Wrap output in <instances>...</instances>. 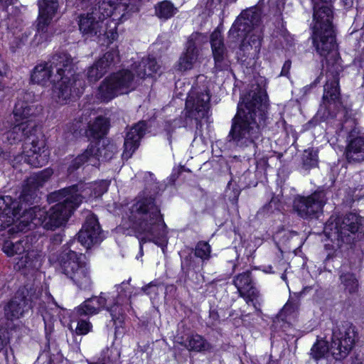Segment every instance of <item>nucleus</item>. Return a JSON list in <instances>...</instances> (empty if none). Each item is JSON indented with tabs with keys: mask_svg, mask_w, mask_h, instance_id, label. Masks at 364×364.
Masks as SVG:
<instances>
[{
	"mask_svg": "<svg viewBox=\"0 0 364 364\" xmlns=\"http://www.w3.org/2000/svg\"><path fill=\"white\" fill-rule=\"evenodd\" d=\"M267 93L258 85L252 86L238 104L237 112L232 119L228 140L237 146H253L255 151L262 141V127L267 119Z\"/></svg>",
	"mask_w": 364,
	"mask_h": 364,
	"instance_id": "f257e3e1",
	"label": "nucleus"
},
{
	"mask_svg": "<svg viewBox=\"0 0 364 364\" xmlns=\"http://www.w3.org/2000/svg\"><path fill=\"white\" fill-rule=\"evenodd\" d=\"M73 58L66 52L55 53L47 62L36 65L31 74L33 83L53 85V99L58 104H67L83 92L85 82L73 72Z\"/></svg>",
	"mask_w": 364,
	"mask_h": 364,
	"instance_id": "f03ea898",
	"label": "nucleus"
},
{
	"mask_svg": "<svg viewBox=\"0 0 364 364\" xmlns=\"http://www.w3.org/2000/svg\"><path fill=\"white\" fill-rule=\"evenodd\" d=\"M123 225L132 229L139 240V252L147 242L164 247L167 244L166 225L155 197L144 191L129 205L122 218Z\"/></svg>",
	"mask_w": 364,
	"mask_h": 364,
	"instance_id": "7ed1b4c3",
	"label": "nucleus"
},
{
	"mask_svg": "<svg viewBox=\"0 0 364 364\" xmlns=\"http://www.w3.org/2000/svg\"><path fill=\"white\" fill-rule=\"evenodd\" d=\"M83 184H77L50 193L49 203H57L48 211L40 208H33L26 213L21 220L23 226L21 231H26L38 225L47 230H55L63 225L74 210L78 207L85 198L83 192L88 193L90 188H84Z\"/></svg>",
	"mask_w": 364,
	"mask_h": 364,
	"instance_id": "20e7f679",
	"label": "nucleus"
},
{
	"mask_svg": "<svg viewBox=\"0 0 364 364\" xmlns=\"http://www.w3.org/2000/svg\"><path fill=\"white\" fill-rule=\"evenodd\" d=\"M159 68L155 58H143L132 65L131 70L122 69L106 77L98 87L97 97L109 102L119 95L128 94L136 89L140 80L151 76Z\"/></svg>",
	"mask_w": 364,
	"mask_h": 364,
	"instance_id": "39448f33",
	"label": "nucleus"
},
{
	"mask_svg": "<svg viewBox=\"0 0 364 364\" xmlns=\"http://www.w3.org/2000/svg\"><path fill=\"white\" fill-rule=\"evenodd\" d=\"M327 80L323 86L322 105L317 112L316 117L323 121L336 118L333 122V125L341 126V130H351L355 126L353 110L344 107L340 97L339 74L342 67L338 60L332 65H330L329 60H327Z\"/></svg>",
	"mask_w": 364,
	"mask_h": 364,
	"instance_id": "423d86ee",
	"label": "nucleus"
},
{
	"mask_svg": "<svg viewBox=\"0 0 364 364\" xmlns=\"http://www.w3.org/2000/svg\"><path fill=\"white\" fill-rule=\"evenodd\" d=\"M260 14L255 8L243 11L232 24L229 33L243 39L238 55L242 60L255 58L261 48V36L258 28Z\"/></svg>",
	"mask_w": 364,
	"mask_h": 364,
	"instance_id": "0eeeda50",
	"label": "nucleus"
},
{
	"mask_svg": "<svg viewBox=\"0 0 364 364\" xmlns=\"http://www.w3.org/2000/svg\"><path fill=\"white\" fill-rule=\"evenodd\" d=\"M112 4L105 0L99 1L86 13L78 16V26L81 33L87 38L106 36L114 40L117 36V23L108 21L112 11Z\"/></svg>",
	"mask_w": 364,
	"mask_h": 364,
	"instance_id": "6e6552de",
	"label": "nucleus"
},
{
	"mask_svg": "<svg viewBox=\"0 0 364 364\" xmlns=\"http://www.w3.org/2000/svg\"><path fill=\"white\" fill-rule=\"evenodd\" d=\"M117 296H112V301L102 296H93L85 300L80 306L75 309V314L77 316H92L97 314L100 311L106 307L114 325L120 324L123 321V306L128 304L132 294V287L129 282H123L117 287Z\"/></svg>",
	"mask_w": 364,
	"mask_h": 364,
	"instance_id": "1a4fd4ad",
	"label": "nucleus"
},
{
	"mask_svg": "<svg viewBox=\"0 0 364 364\" xmlns=\"http://www.w3.org/2000/svg\"><path fill=\"white\" fill-rule=\"evenodd\" d=\"M333 18L331 6L323 3L314 4L312 41L321 56L326 57L336 48Z\"/></svg>",
	"mask_w": 364,
	"mask_h": 364,
	"instance_id": "9d476101",
	"label": "nucleus"
},
{
	"mask_svg": "<svg viewBox=\"0 0 364 364\" xmlns=\"http://www.w3.org/2000/svg\"><path fill=\"white\" fill-rule=\"evenodd\" d=\"M38 200L37 189L28 186L26 182L18 200H14L9 196H0V230H2L12 225L16 220L18 230L23 226L21 220L24 215L36 205L32 206Z\"/></svg>",
	"mask_w": 364,
	"mask_h": 364,
	"instance_id": "9b49d317",
	"label": "nucleus"
},
{
	"mask_svg": "<svg viewBox=\"0 0 364 364\" xmlns=\"http://www.w3.org/2000/svg\"><path fill=\"white\" fill-rule=\"evenodd\" d=\"M331 218L324 227V232L332 240L351 244L364 231V218L356 213H350L343 218Z\"/></svg>",
	"mask_w": 364,
	"mask_h": 364,
	"instance_id": "f8f14e48",
	"label": "nucleus"
},
{
	"mask_svg": "<svg viewBox=\"0 0 364 364\" xmlns=\"http://www.w3.org/2000/svg\"><path fill=\"white\" fill-rule=\"evenodd\" d=\"M43 303L41 288L33 283H28L18 290L4 307L5 316L11 321L18 319L33 306L43 307Z\"/></svg>",
	"mask_w": 364,
	"mask_h": 364,
	"instance_id": "ddd939ff",
	"label": "nucleus"
},
{
	"mask_svg": "<svg viewBox=\"0 0 364 364\" xmlns=\"http://www.w3.org/2000/svg\"><path fill=\"white\" fill-rule=\"evenodd\" d=\"M82 254L71 250H65L59 256L58 271L70 279L81 289H89L92 285L90 269L82 261Z\"/></svg>",
	"mask_w": 364,
	"mask_h": 364,
	"instance_id": "4468645a",
	"label": "nucleus"
},
{
	"mask_svg": "<svg viewBox=\"0 0 364 364\" xmlns=\"http://www.w3.org/2000/svg\"><path fill=\"white\" fill-rule=\"evenodd\" d=\"M355 327L350 322L345 321L332 330L330 352L336 360L346 358L353 348L356 340Z\"/></svg>",
	"mask_w": 364,
	"mask_h": 364,
	"instance_id": "2eb2a0df",
	"label": "nucleus"
},
{
	"mask_svg": "<svg viewBox=\"0 0 364 364\" xmlns=\"http://www.w3.org/2000/svg\"><path fill=\"white\" fill-rule=\"evenodd\" d=\"M210 95L206 87H194L186 102L187 116L196 122V129L202 127L200 121L208 117L210 109Z\"/></svg>",
	"mask_w": 364,
	"mask_h": 364,
	"instance_id": "dca6fc26",
	"label": "nucleus"
},
{
	"mask_svg": "<svg viewBox=\"0 0 364 364\" xmlns=\"http://www.w3.org/2000/svg\"><path fill=\"white\" fill-rule=\"evenodd\" d=\"M326 201V193L323 191H317L308 196H296L294 200L293 207L300 217L311 218L321 212Z\"/></svg>",
	"mask_w": 364,
	"mask_h": 364,
	"instance_id": "f3484780",
	"label": "nucleus"
},
{
	"mask_svg": "<svg viewBox=\"0 0 364 364\" xmlns=\"http://www.w3.org/2000/svg\"><path fill=\"white\" fill-rule=\"evenodd\" d=\"M109 147H103L102 149L99 146V144H91L83 153L79 154L74 159L68 170L70 173L79 168L85 163L90 164L93 166L98 165L100 159L102 160H109L113 156V151H109Z\"/></svg>",
	"mask_w": 364,
	"mask_h": 364,
	"instance_id": "a211bd4d",
	"label": "nucleus"
},
{
	"mask_svg": "<svg viewBox=\"0 0 364 364\" xmlns=\"http://www.w3.org/2000/svg\"><path fill=\"white\" fill-rule=\"evenodd\" d=\"M38 16L37 19V33L42 41L48 40V33L50 24L55 16L59 4L58 0H38Z\"/></svg>",
	"mask_w": 364,
	"mask_h": 364,
	"instance_id": "6ab92c4d",
	"label": "nucleus"
},
{
	"mask_svg": "<svg viewBox=\"0 0 364 364\" xmlns=\"http://www.w3.org/2000/svg\"><path fill=\"white\" fill-rule=\"evenodd\" d=\"M205 42V37L200 33H193L188 38L185 51L178 62V70L186 71L193 68L197 63L199 48Z\"/></svg>",
	"mask_w": 364,
	"mask_h": 364,
	"instance_id": "aec40b11",
	"label": "nucleus"
},
{
	"mask_svg": "<svg viewBox=\"0 0 364 364\" xmlns=\"http://www.w3.org/2000/svg\"><path fill=\"white\" fill-rule=\"evenodd\" d=\"M11 130L6 133V139L10 144H16L23 140L30 144L31 139L42 136V132L35 121L16 122Z\"/></svg>",
	"mask_w": 364,
	"mask_h": 364,
	"instance_id": "412c9836",
	"label": "nucleus"
},
{
	"mask_svg": "<svg viewBox=\"0 0 364 364\" xmlns=\"http://www.w3.org/2000/svg\"><path fill=\"white\" fill-rule=\"evenodd\" d=\"M119 62V50L117 48L111 49L88 68L87 79L90 82L97 81Z\"/></svg>",
	"mask_w": 364,
	"mask_h": 364,
	"instance_id": "4be33fe9",
	"label": "nucleus"
},
{
	"mask_svg": "<svg viewBox=\"0 0 364 364\" xmlns=\"http://www.w3.org/2000/svg\"><path fill=\"white\" fill-rule=\"evenodd\" d=\"M103 236L97 217L89 214L81 230L78 232L77 240L86 248L102 240Z\"/></svg>",
	"mask_w": 364,
	"mask_h": 364,
	"instance_id": "5701e85b",
	"label": "nucleus"
},
{
	"mask_svg": "<svg viewBox=\"0 0 364 364\" xmlns=\"http://www.w3.org/2000/svg\"><path fill=\"white\" fill-rule=\"evenodd\" d=\"M356 124L355 122V127L348 131L341 130V126L335 125L336 132L339 134L343 132L348 134L349 143L346 150V157L348 162H360L364 160V137H355V134L357 133Z\"/></svg>",
	"mask_w": 364,
	"mask_h": 364,
	"instance_id": "b1692460",
	"label": "nucleus"
},
{
	"mask_svg": "<svg viewBox=\"0 0 364 364\" xmlns=\"http://www.w3.org/2000/svg\"><path fill=\"white\" fill-rule=\"evenodd\" d=\"M233 283L240 296L243 297L247 304L252 303L254 307L257 310V304L259 303L257 301L259 297V292L255 287L251 277V272L247 271L237 275Z\"/></svg>",
	"mask_w": 364,
	"mask_h": 364,
	"instance_id": "393cba45",
	"label": "nucleus"
},
{
	"mask_svg": "<svg viewBox=\"0 0 364 364\" xmlns=\"http://www.w3.org/2000/svg\"><path fill=\"white\" fill-rule=\"evenodd\" d=\"M29 144L31 146L23 156L24 161L33 167L46 165L48 161L49 152L45 149L43 136L31 139Z\"/></svg>",
	"mask_w": 364,
	"mask_h": 364,
	"instance_id": "a878e982",
	"label": "nucleus"
},
{
	"mask_svg": "<svg viewBox=\"0 0 364 364\" xmlns=\"http://www.w3.org/2000/svg\"><path fill=\"white\" fill-rule=\"evenodd\" d=\"M210 45L215 60L214 69L216 72L228 70L230 67V60L224 45L223 38L219 31H215L211 34Z\"/></svg>",
	"mask_w": 364,
	"mask_h": 364,
	"instance_id": "bb28decb",
	"label": "nucleus"
},
{
	"mask_svg": "<svg viewBox=\"0 0 364 364\" xmlns=\"http://www.w3.org/2000/svg\"><path fill=\"white\" fill-rule=\"evenodd\" d=\"M357 268L350 261L344 262L339 269V280L343 291L349 294L358 291L360 284Z\"/></svg>",
	"mask_w": 364,
	"mask_h": 364,
	"instance_id": "cd10ccee",
	"label": "nucleus"
},
{
	"mask_svg": "<svg viewBox=\"0 0 364 364\" xmlns=\"http://www.w3.org/2000/svg\"><path fill=\"white\" fill-rule=\"evenodd\" d=\"M146 124L144 121L139 122L130 128L124 138V150L122 154L124 159H129L139 147L141 138L146 131Z\"/></svg>",
	"mask_w": 364,
	"mask_h": 364,
	"instance_id": "c85d7f7f",
	"label": "nucleus"
},
{
	"mask_svg": "<svg viewBox=\"0 0 364 364\" xmlns=\"http://www.w3.org/2000/svg\"><path fill=\"white\" fill-rule=\"evenodd\" d=\"M107 1V0H105ZM112 4V11L110 16H112V18L110 19L108 18V21H113L117 25L119 23L117 22L118 21L120 23L124 22L127 20L130 16L132 13L134 11V6L133 4H130V0H120L117 1H108Z\"/></svg>",
	"mask_w": 364,
	"mask_h": 364,
	"instance_id": "c756f323",
	"label": "nucleus"
},
{
	"mask_svg": "<svg viewBox=\"0 0 364 364\" xmlns=\"http://www.w3.org/2000/svg\"><path fill=\"white\" fill-rule=\"evenodd\" d=\"M36 112L37 108L34 105L18 100L15 104L13 112L15 122L20 123L30 119L34 121L33 118L36 115Z\"/></svg>",
	"mask_w": 364,
	"mask_h": 364,
	"instance_id": "7c9ffc66",
	"label": "nucleus"
},
{
	"mask_svg": "<svg viewBox=\"0 0 364 364\" xmlns=\"http://www.w3.org/2000/svg\"><path fill=\"white\" fill-rule=\"evenodd\" d=\"M180 339L181 341H178L177 342L189 350L199 352L207 350L210 348V344L198 334L188 336L185 341H183L182 338Z\"/></svg>",
	"mask_w": 364,
	"mask_h": 364,
	"instance_id": "2f4dec72",
	"label": "nucleus"
},
{
	"mask_svg": "<svg viewBox=\"0 0 364 364\" xmlns=\"http://www.w3.org/2000/svg\"><path fill=\"white\" fill-rule=\"evenodd\" d=\"M53 170L46 168L43 171L33 173L26 181L28 186L38 189L46 183L53 175Z\"/></svg>",
	"mask_w": 364,
	"mask_h": 364,
	"instance_id": "473e14b6",
	"label": "nucleus"
},
{
	"mask_svg": "<svg viewBox=\"0 0 364 364\" xmlns=\"http://www.w3.org/2000/svg\"><path fill=\"white\" fill-rule=\"evenodd\" d=\"M178 11L177 8L169 1H163L155 6L156 16L164 21L172 18Z\"/></svg>",
	"mask_w": 364,
	"mask_h": 364,
	"instance_id": "72a5a7b5",
	"label": "nucleus"
},
{
	"mask_svg": "<svg viewBox=\"0 0 364 364\" xmlns=\"http://www.w3.org/2000/svg\"><path fill=\"white\" fill-rule=\"evenodd\" d=\"M73 316L76 317V320L70 321L69 328L71 331H75L77 335H85L91 331L92 326L89 321L82 318V316L76 315L75 311H73Z\"/></svg>",
	"mask_w": 364,
	"mask_h": 364,
	"instance_id": "f704fd0d",
	"label": "nucleus"
},
{
	"mask_svg": "<svg viewBox=\"0 0 364 364\" xmlns=\"http://www.w3.org/2000/svg\"><path fill=\"white\" fill-rule=\"evenodd\" d=\"M108 129V122L106 118L98 117L89 125V133L95 139L104 136Z\"/></svg>",
	"mask_w": 364,
	"mask_h": 364,
	"instance_id": "c9c22d12",
	"label": "nucleus"
},
{
	"mask_svg": "<svg viewBox=\"0 0 364 364\" xmlns=\"http://www.w3.org/2000/svg\"><path fill=\"white\" fill-rule=\"evenodd\" d=\"M18 264L20 267L28 269H37L40 267V258L33 251H27L25 255L18 258Z\"/></svg>",
	"mask_w": 364,
	"mask_h": 364,
	"instance_id": "e433bc0d",
	"label": "nucleus"
},
{
	"mask_svg": "<svg viewBox=\"0 0 364 364\" xmlns=\"http://www.w3.org/2000/svg\"><path fill=\"white\" fill-rule=\"evenodd\" d=\"M328 352H330V346L328 342L323 339L317 340L311 348L310 356L318 361L323 358Z\"/></svg>",
	"mask_w": 364,
	"mask_h": 364,
	"instance_id": "4c0bfd02",
	"label": "nucleus"
},
{
	"mask_svg": "<svg viewBox=\"0 0 364 364\" xmlns=\"http://www.w3.org/2000/svg\"><path fill=\"white\" fill-rule=\"evenodd\" d=\"M24 240H19L16 242L6 241L3 245V251L9 257L21 255L26 252Z\"/></svg>",
	"mask_w": 364,
	"mask_h": 364,
	"instance_id": "58836bf2",
	"label": "nucleus"
},
{
	"mask_svg": "<svg viewBox=\"0 0 364 364\" xmlns=\"http://www.w3.org/2000/svg\"><path fill=\"white\" fill-rule=\"evenodd\" d=\"M120 353L116 348H110L105 350L99 364H120Z\"/></svg>",
	"mask_w": 364,
	"mask_h": 364,
	"instance_id": "ea45409f",
	"label": "nucleus"
},
{
	"mask_svg": "<svg viewBox=\"0 0 364 364\" xmlns=\"http://www.w3.org/2000/svg\"><path fill=\"white\" fill-rule=\"evenodd\" d=\"M303 166L306 169L316 166L318 164L317 151L313 149H307L302 155Z\"/></svg>",
	"mask_w": 364,
	"mask_h": 364,
	"instance_id": "a19ab883",
	"label": "nucleus"
},
{
	"mask_svg": "<svg viewBox=\"0 0 364 364\" xmlns=\"http://www.w3.org/2000/svg\"><path fill=\"white\" fill-rule=\"evenodd\" d=\"M211 247L210 245L203 241L198 242L195 248V255L203 261L207 260L210 257Z\"/></svg>",
	"mask_w": 364,
	"mask_h": 364,
	"instance_id": "79ce46f5",
	"label": "nucleus"
},
{
	"mask_svg": "<svg viewBox=\"0 0 364 364\" xmlns=\"http://www.w3.org/2000/svg\"><path fill=\"white\" fill-rule=\"evenodd\" d=\"M160 284L156 281L151 282L149 284L141 288V290L151 299L155 298L159 294Z\"/></svg>",
	"mask_w": 364,
	"mask_h": 364,
	"instance_id": "37998d69",
	"label": "nucleus"
},
{
	"mask_svg": "<svg viewBox=\"0 0 364 364\" xmlns=\"http://www.w3.org/2000/svg\"><path fill=\"white\" fill-rule=\"evenodd\" d=\"M180 122L179 120L174 119L172 122H166L165 124L164 129L167 132L168 135V140L169 141V144H171L172 140H171V134L172 132L177 128L180 127Z\"/></svg>",
	"mask_w": 364,
	"mask_h": 364,
	"instance_id": "c03bdc74",
	"label": "nucleus"
},
{
	"mask_svg": "<svg viewBox=\"0 0 364 364\" xmlns=\"http://www.w3.org/2000/svg\"><path fill=\"white\" fill-rule=\"evenodd\" d=\"M109 182L107 181H101L99 185L93 188L94 197L97 198L101 196L103 193L107 191Z\"/></svg>",
	"mask_w": 364,
	"mask_h": 364,
	"instance_id": "a18cd8bd",
	"label": "nucleus"
},
{
	"mask_svg": "<svg viewBox=\"0 0 364 364\" xmlns=\"http://www.w3.org/2000/svg\"><path fill=\"white\" fill-rule=\"evenodd\" d=\"M299 307L297 301H288L282 309V312L285 315H289L295 312Z\"/></svg>",
	"mask_w": 364,
	"mask_h": 364,
	"instance_id": "49530a36",
	"label": "nucleus"
},
{
	"mask_svg": "<svg viewBox=\"0 0 364 364\" xmlns=\"http://www.w3.org/2000/svg\"><path fill=\"white\" fill-rule=\"evenodd\" d=\"M10 74L9 67L1 55H0V77H9Z\"/></svg>",
	"mask_w": 364,
	"mask_h": 364,
	"instance_id": "de8ad7c7",
	"label": "nucleus"
},
{
	"mask_svg": "<svg viewBox=\"0 0 364 364\" xmlns=\"http://www.w3.org/2000/svg\"><path fill=\"white\" fill-rule=\"evenodd\" d=\"M9 343V336L6 329L0 327V351Z\"/></svg>",
	"mask_w": 364,
	"mask_h": 364,
	"instance_id": "09e8293b",
	"label": "nucleus"
},
{
	"mask_svg": "<svg viewBox=\"0 0 364 364\" xmlns=\"http://www.w3.org/2000/svg\"><path fill=\"white\" fill-rule=\"evenodd\" d=\"M209 318L211 321V325L213 326H215L219 321L220 316L216 309H210Z\"/></svg>",
	"mask_w": 364,
	"mask_h": 364,
	"instance_id": "8fccbe9b",
	"label": "nucleus"
},
{
	"mask_svg": "<svg viewBox=\"0 0 364 364\" xmlns=\"http://www.w3.org/2000/svg\"><path fill=\"white\" fill-rule=\"evenodd\" d=\"M291 60H286L283 65L280 75L282 76L287 77L289 74V70L291 69Z\"/></svg>",
	"mask_w": 364,
	"mask_h": 364,
	"instance_id": "3c124183",
	"label": "nucleus"
},
{
	"mask_svg": "<svg viewBox=\"0 0 364 364\" xmlns=\"http://www.w3.org/2000/svg\"><path fill=\"white\" fill-rule=\"evenodd\" d=\"M350 364H364V357L363 354L357 353L351 358Z\"/></svg>",
	"mask_w": 364,
	"mask_h": 364,
	"instance_id": "603ef678",
	"label": "nucleus"
},
{
	"mask_svg": "<svg viewBox=\"0 0 364 364\" xmlns=\"http://www.w3.org/2000/svg\"><path fill=\"white\" fill-rule=\"evenodd\" d=\"M63 235L61 233H57V234H54L51 237H50V242L52 244H53L54 245H59L61 243V242L63 241Z\"/></svg>",
	"mask_w": 364,
	"mask_h": 364,
	"instance_id": "864d4df0",
	"label": "nucleus"
},
{
	"mask_svg": "<svg viewBox=\"0 0 364 364\" xmlns=\"http://www.w3.org/2000/svg\"><path fill=\"white\" fill-rule=\"evenodd\" d=\"M9 153L4 151L3 149L0 146V162L9 159Z\"/></svg>",
	"mask_w": 364,
	"mask_h": 364,
	"instance_id": "5fc2aeb1",
	"label": "nucleus"
},
{
	"mask_svg": "<svg viewBox=\"0 0 364 364\" xmlns=\"http://www.w3.org/2000/svg\"><path fill=\"white\" fill-rule=\"evenodd\" d=\"M316 125L315 120H311L308 123H306L304 127L306 129H311V127H314Z\"/></svg>",
	"mask_w": 364,
	"mask_h": 364,
	"instance_id": "6e6d98bb",
	"label": "nucleus"
},
{
	"mask_svg": "<svg viewBox=\"0 0 364 364\" xmlns=\"http://www.w3.org/2000/svg\"><path fill=\"white\" fill-rule=\"evenodd\" d=\"M5 87H6L5 83L3 81L0 80V92L3 91L5 88Z\"/></svg>",
	"mask_w": 364,
	"mask_h": 364,
	"instance_id": "4d7b16f0",
	"label": "nucleus"
},
{
	"mask_svg": "<svg viewBox=\"0 0 364 364\" xmlns=\"http://www.w3.org/2000/svg\"><path fill=\"white\" fill-rule=\"evenodd\" d=\"M321 75H320V76H318V77L316 79V80L314 81V83H315V84H316V83L320 82V80H321Z\"/></svg>",
	"mask_w": 364,
	"mask_h": 364,
	"instance_id": "13d9d810",
	"label": "nucleus"
},
{
	"mask_svg": "<svg viewBox=\"0 0 364 364\" xmlns=\"http://www.w3.org/2000/svg\"><path fill=\"white\" fill-rule=\"evenodd\" d=\"M226 3L231 4L235 3L237 0H225Z\"/></svg>",
	"mask_w": 364,
	"mask_h": 364,
	"instance_id": "bf43d9fd",
	"label": "nucleus"
},
{
	"mask_svg": "<svg viewBox=\"0 0 364 364\" xmlns=\"http://www.w3.org/2000/svg\"><path fill=\"white\" fill-rule=\"evenodd\" d=\"M320 1H321V3L326 4L328 1H332L333 0H320Z\"/></svg>",
	"mask_w": 364,
	"mask_h": 364,
	"instance_id": "052dcab7",
	"label": "nucleus"
},
{
	"mask_svg": "<svg viewBox=\"0 0 364 364\" xmlns=\"http://www.w3.org/2000/svg\"><path fill=\"white\" fill-rule=\"evenodd\" d=\"M282 279L283 280H286V279H287V276H286L284 274H283L282 275Z\"/></svg>",
	"mask_w": 364,
	"mask_h": 364,
	"instance_id": "680f3d73",
	"label": "nucleus"
},
{
	"mask_svg": "<svg viewBox=\"0 0 364 364\" xmlns=\"http://www.w3.org/2000/svg\"><path fill=\"white\" fill-rule=\"evenodd\" d=\"M29 93H25L23 98L26 99V97L29 96Z\"/></svg>",
	"mask_w": 364,
	"mask_h": 364,
	"instance_id": "e2e57ef3",
	"label": "nucleus"
}]
</instances>
